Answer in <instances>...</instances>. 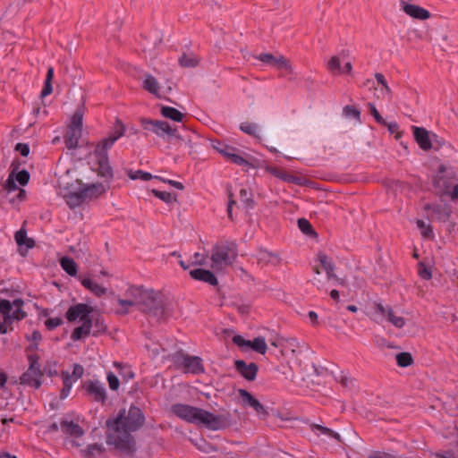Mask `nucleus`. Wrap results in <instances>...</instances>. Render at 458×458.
Wrapping results in <instances>:
<instances>
[{"label": "nucleus", "mask_w": 458, "mask_h": 458, "mask_svg": "<svg viewBox=\"0 0 458 458\" xmlns=\"http://www.w3.org/2000/svg\"><path fill=\"white\" fill-rule=\"evenodd\" d=\"M144 420L141 411L131 406L126 412L123 411L114 420H108L106 426L110 431L107 437V444L115 448L129 451L131 447V431H135L142 426Z\"/></svg>", "instance_id": "obj_1"}, {"label": "nucleus", "mask_w": 458, "mask_h": 458, "mask_svg": "<svg viewBox=\"0 0 458 458\" xmlns=\"http://www.w3.org/2000/svg\"><path fill=\"white\" fill-rule=\"evenodd\" d=\"M105 191L101 183H83L79 179L72 180L67 174L60 179V193L71 208L87 203Z\"/></svg>", "instance_id": "obj_2"}, {"label": "nucleus", "mask_w": 458, "mask_h": 458, "mask_svg": "<svg viewBox=\"0 0 458 458\" xmlns=\"http://www.w3.org/2000/svg\"><path fill=\"white\" fill-rule=\"evenodd\" d=\"M124 134V126L121 121H116L108 137L101 140L89 155L88 160L91 169L106 180L113 177V170L109 165L107 150Z\"/></svg>", "instance_id": "obj_3"}, {"label": "nucleus", "mask_w": 458, "mask_h": 458, "mask_svg": "<svg viewBox=\"0 0 458 458\" xmlns=\"http://www.w3.org/2000/svg\"><path fill=\"white\" fill-rule=\"evenodd\" d=\"M125 298L117 300L118 307L116 312L119 314L128 313L133 308L149 312L156 307L157 298L154 291L140 286H130Z\"/></svg>", "instance_id": "obj_4"}, {"label": "nucleus", "mask_w": 458, "mask_h": 458, "mask_svg": "<svg viewBox=\"0 0 458 458\" xmlns=\"http://www.w3.org/2000/svg\"><path fill=\"white\" fill-rule=\"evenodd\" d=\"M172 411L178 418L187 422L204 425L212 430L220 429L225 424V420L221 416L188 404H174L172 407Z\"/></svg>", "instance_id": "obj_5"}, {"label": "nucleus", "mask_w": 458, "mask_h": 458, "mask_svg": "<svg viewBox=\"0 0 458 458\" xmlns=\"http://www.w3.org/2000/svg\"><path fill=\"white\" fill-rule=\"evenodd\" d=\"M30 174L26 170L10 173L4 186L5 198L13 206L19 205L26 199V191L21 187L28 184Z\"/></svg>", "instance_id": "obj_6"}, {"label": "nucleus", "mask_w": 458, "mask_h": 458, "mask_svg": "<svg viewBox=\"0 0 458 458\" xmlns=\"http://www.w3.org/2000/svg\"><path fill=\"white\" fill-rule=\"evenodd\" d=\"M237 258L236 246L233 242L220 243L214 246L211 253V268L216 272L231 266Z\"/></svg>", "instance_id": "obj_7"}, {"label": "nucleus", "mask_w": 458, "mask_h": 458, "mask_svg": "<svg viewBox=\"0 0 458 458\" xmlns=\"http://www.w3.org/2000/svg\"><path fill=\"white\" fill-rule=\"evenodd\" d=\"M23 301L15 299L13 301L2 300V334L13 329V324L25 316L22 310Z\"/></svg>", "instance_id": "obj_8"}, {"label": "nucleus", "mask_w": 458, "mask_h": 458, "mask_svg": "<svg viewBox=\"0 0 458 458\" xmlns=\"http://www.w3.org/2000/svg\"><path fill=\"white\" fill-rule=\"evenodd\" d=\"M211 146L230 162L244 167L251 166L250 161L245 157L247 155L242 152L239 148L218 140H212Z\"/></svg>", "instance_id": "obj_9"}, {"label": "nucleus", "mask_w": 458, "mask_h": 458, "mask_svg": "<svg viewBox=\"0 0 458 458\" xmlns=\"http://www.w3.org/2000/svg\"><path fill=\"white\" fill-rule=\"evenodd\" d=\"M83 115V109L79 108L71 117V122L64 139L65 144L69 148H74L78 145L79 140L81 136Z\"/></svg>", "instance_id": "obj_10"}, {"label": "nucleus", "mask_w": 458, "mask_h": 458, "mask_svg": "<svg viewBox=\"0 0 458 458\" xmlns=\"http://www.w3.org/2000/svg\"><path fill=\"white\" fill-rule=\"evenodd\" d=\"M372 317L377 323L387 320L396 328H402L405 325V319L403 317L397 315L392 308L385 307L380 303L376 305Z\"/></svg>", "instance_id": "obj_11"}, {"label": "nucleus", "mask_w": 458, "mask_h": 458, "mask_svg": "<svg viewBox=\"0 0 458 458\" xmlns=\"http://www.w3.org/2000/svg\"><path fill=\"white\" fill-rule=\"evenodd\" d=\"M29 360L30 367L21 377V381L22 384L37 389L41 386L42 372L40 370V365L36 356L30 355Z\"/></svg>", "instance_id": "obj_12"}, {"label": "nucleus", "mask_w": 458, "mask_h": 458, "mask_svg": "<svg viewBox=\"0 0 458 458\" xmlns=\"http://www.w3.org/2000/svg\"><path fill=\"white\" fill-rule=\"evenodd\" d=\"M93 309L84 303H78L70 307L66 312V318L69 322L79 321L86 323L88 320H92L90 314Z\"/></svg>", "instance_id": "obj_13"}, {"label": "nucleus", "mask_w": 458, "mask_h": 458, "mask_svg": "<svg viewBox=\"0 0 458 458\" xmlns=\"http://www.w3.org/2000/svg\"><path fill=\"white\" fill-rule=\"evenodd\" d=\"M142 87L157 98H164L172 91L170 85L161 86L157 80L151 74L145 75L142 81Z\"/></svg>", "instance_id": "obj_14"}, {"label": "nucleus", "mask_w": 458, "mask_h": 458, "mask_svg": "<svg viewBox=\"0 0 458 458\" xmlns=\"http://www.w3.org/2000/svg\"><path fill=\"white\" fill-rule=\"evenodd\" d=\"M84 373V369L80 364H74L72 369V373L70 374L68 371L62 372V378L64 383V387L61 391V397L66 398L72 390V385L77 382Z\"/></svg>", "instance_id": "obj_15"}, {"label": "nucleus", "mask_w": 458, "mask_h": 458, "mask_svg": "<svg viewBox=\"0 0 458 458\" xmlns=\"http://www.w3.org/2000/svg\"><path fill=\"white\" fill-rule=\"evenodd\" d=\"M233 343L242 348L243 351H247L249 349H252L253 351L265 354L267 346L265 341V338L259 336L256 337L253 341L245 340L242 335H234L233 338Z\"/></svg>", "instance_id": "obj_16"}, {"label": "nucleus", "mask_w": 458, "mask_h": 458, "mask_svg": "<svg viewBox=\"0 0 458 458\" xmlns=\"http://www.w3.org/2000/svg\"><path fill=\"white\" fill-rule=\"evenodd\" d=\"M257 59L260 62L270 65L271 67L284 70L287 72H293V66L289 60L285 59L281 55H271V54H260L257 56Z\"/></svg>", "instance_id": "obj_17"}, {"label": "nucleus", "mask_w": 458, "mask_h": 458, "mask_svg": "<svg viewBox=\"0 0 458 458\" xmlns=\"http://www.w3.org/2000/svg\"><path fill=\"white\" fill-rule=\"evenodd\" d=\"M348 55L347 52L342 51L339 55L332 56L327 64V70L334 75H339L342 73H351L352 70V63L346 61L344 67H342V60Z\"/></svg>", "instance_id": "obj_18"}, {"label": "nucleus", "mask_w": 458, "mask_h": 458, "mask_svg": "<svg viewBox=\"0 0 458 458\" xmlns=\"http://www.w3.org/2000/svg\"><path fill=\"white\" fill-rule=\"evenodd\" d=\"M141 125L144 130L150 131L158 137L173 135L174 133V130L164 121L142 119Z\"/></svg>", "instance_id": "obj_19"}, {"label": "nucleus", "mask_w": 458, "mask_h": 458, "mask_svg": "<svg viewBox=\"0 0 458 458\" xmlns=\"http://www.w3.org/2000/svg\"><path fill=\"white\" fill-rule=\"evenodd\" d=\"M271 344L280 348L282 354L287 357L294 356L300 346L296 338H277Z\"/></svg>", "instance_id": "obj_20"}, {"label": "nucleus", "mask_w": 458, "mask_h": 458, "mask_svg": "<svg viewBox=\"0 0 458 458\" xmlns=\"http://www.w3.org/2000/svg\"><path fill=\"white\" fill-rule=\"evenodd\" d=\"M413 136L420 146V148L425 151L431 149L432 139L436 138L437 135L430 133L424 128L413 126L412 127Z\"/></svg>", "instance_id": "obj_21"}, {"label": "nucleus", "mask_w": 458, "mask_h": 458, "mask_svg": "<svg viewBox=\"0 0 458 458\" xmlns=\"http://www.w3.org/2000/svg\"><path fill=\"white\" fill-rule=\"evenodd\" d=\"M59 428L63 433L70 436L81 437L83 434V430L78 424L66 420H63L59 426L56 423H53L50 426L51 430H57Z\"/></svg>", "instance_id": "obj_22"}, {"label": "nucleus", "mask_w": 458, "mask_h": 458, "mask_svg": "<svg viewBox=\"0 0 458 458\" xmlns=\"http://www.w3.org/2000/svg\"><path fill=\"white\" fill-rule=\"evenodd\" d=\"M14 238L21 256H25L28 250L35 246L34 240L27 237L26 230L23 228L16 232Z\"/></svg>", "instance_id": "obj_23"}, {"label": "nucleus", "mask_w": 458, "mask_h": 458, "mask_svg": "<svg viewBox=\"0 0 458 458\" xmlns=\"http://www.w3.org/2000/svg\"><path fill=\"white\" fill-rule=\"evenodd\" d=\"M181 365L186 372L198 374L204 370L201 359L196 356H183Z\"/></svg>", "instance_id": "obj_24"}, {"label": "nucleus", "mask_w": 458, "mask_h": 458, "mask_svg": "<svg viewBox=\"0 0 458 458\" xmlns=\"http://www.w3.org/2000/svg\"><path fill=\"white\" fill-rule=\"evenodd\" d=\"M81 284L83 287L89 290L91 293L98 297H101L107 293L108 287L98 283L96 280L90 277L80 278Z\"/></svg>", "instance_id": "obj_25"}, {"label": "nucleus", "mask_w": 458, "mask_h": 458, "mask_svg": "<svg viewBox=\"0 0 458 458\" xmlns=\"http://www.w3.org/2000/svg\"><path fill=\"white\" fill-rule=\"evenodd\" d=\"M239 394L242 398V401L245 403L252 407L259 416H265L267 411L263 405L255 399L248 391L241 389L239 390Z\"/></svg>", "instance_id": "obj_26"}, {"label": "nucleus", "mask_w": 458, "mask_h": 458, "mask_svg": "<svg viewBox=\"0 0 458 458\" xmlns=\"http://www.w3.org/2000/svg\"><path fill=\"white\" fill-rule=\"evenodd\" d=\"M235 367L237 371L248 380H253L256 377L258 367L255 363H245L243 360H236Z\"/></svg>", "instance_id": "obj_27"}, {"label": "nucleus", "mask_w": 458, "mask_h": 458, "mask_svg": "<svg viewBox=\"0 0 458 458\" xmlns=\"http://www.w3.org/2000/svg\"><path fill=\"white\" fill-rule=\"evenodd\" d=\"M190 275L193 279L208 283L210 285H216L218 283L212 272L203 268L191 269Z\"/></svg>", "instance_id": "obj_28"}, {"label": "nucleus", "mask_w": 458, "mask_h": 458, "mask_svg": "<svg viewBox=\"0 0 458 458\" xmlns=\"http://www.w3.org/2000/svg\"><path fill=\"white\" fill-rule=\"evenodd\" d=\"M86 392L92 395L97 401L105 399V387L99 381H89L85 384Z\"/></svg>", "instance_id": "obj_29"}, {"label": "nucleus", "mask_w": 458, "mask_h": 458, "mask_svg": "<svg viewBox=\"0 0 458 458\" xmlns=\"http://www.w3.org/2000/svg\"><path fill=\"white\" fill-rule=\"evenodd\" d=\"M403 10L406 14L414 19L427 20L429 18L428 11L415 4H404Z\"/></svg>", "instance_id": "obj_30"}, {"label": "nucleus", "mask_w": 458, "mask_h": 458, "mask_svg": "<svg viewBox=\"0 0 458 458\" xmlns=\"http://www.w3.org/2000/svg\"><path fill=\"white\" fill-rule=\"evenodd\" d=\"M92 327V320H88L86 323H81V326L75 327L71 335L73 341H79L87 337L90 334Z\"/></svg>", "instance_id": "obj_31"}, {"label": "nucleus", "mask_w": 458, "mask_h": 458, "mask_svg": "<svg viewBox=\"0 0 458 458\" xmlns=\"http://www.w3.org/2000/svg\"><path fill=\"white\" fill-rule=\"evenodd\" d=\"M318 261L320 264V268L325 271L327 280H330L333 277L334 266L331 259L322 252L318 254Z\"/></svg>", "instance_id": "obj_32"}, {"label": "nucleus", "mask_w": 458, "mask_h": 458, "mask_svg": "<svg viewBox=\"0 0 458 458\" xmlns=\"http://www.w3.org/2000/svg\"><path fill=\"white\" fill-rule=\"evenodd\" d=\"M265 170L284 182L299 183V179L297 177L287 174L285 171L278 167L266 166Z\"/></svg>", "instance_id": "obj_33"}, {"label": "nucleus", "mask_w": 458, "mask_h": 458, "mask_svg": "<svg viewBox=\"0 0 458 458\" xmlns=\"http://www.w3.org/2000/svg\"><path fill=\"white\" fill-rule=\"evenodd\" d=\"M161 114L165 118H168L174 122L178 123L182 122L183 118V114L182 112H180L174 107L166 106H163L161 107Z\"/></svg>", "instance_id": "obj_34"}, {"label": "nucleus", "mask_w": 458, "mask_h": 458, "mask_svg": "<svg viewBox=\"0 0 458 458\" xmlns=\"http://www.w3.org/2000/svg\"><path fill=\"white\" fill-rule=\"evenodd\" d=\"M179 263L183 269H188L190 266H206L208 259L204 254L196 252L191 257L190 264H186L183 260H180Z\"/></svg>", "instance_id": "obj_35"}, {"label": "nucleus", "mask_w": 458, "mask_h": 458, "mask_svg": "<svg viewBox=\"0 0 458 458\" xmlns=\"http://www.w3.org/2000/svg\"><path fill=\"white\" fill-rule=\"evenodd\" d=\"M61 267L71 276H76L78 267L76 262L69 257H64L60 259Z\"/></svg>", "instance_id": "obj_36"}, {"label": "nucleus", "mask_w": 458, "mask_h": 458, "mask_svg": "<svg viewBox=\"0 0 458 458\" xmlns=\"http://www.w3.org/2000/svg\"><path fill=\"white\" fill-rule=\"evenodd\" d=\"M240 130L250 136L255 138H260V130L258 124L244 122L240 124Z\"/></svg>", "instance_id": "obj_37"}, {"label": "nucleus", "mask_w": 458, "mask_h": 458, "mask_svg": "<svg viewBox=\"0 0 458 458\" xmlns=\"http://www.w3.org/2000/svg\"><path fill=\"white\" fill-rule=\"evenodd\" d=\"M179 63L183 67H194L199 64V58L193 54H184Z\"/></svg>", "instance_id": "obj_38"}, {"label": "nucleus", "mask_w": 458, "mask_h": 458, "mask_svg": "<svg viewBox=\"0 0 458 458\" xmlns=\"http://www.w3.org/2000/svg\"><path fill=\"white\" fill-rule=\"evenodd\" d=\"M152 193L158 198L159 199L163 200L164 202L167 204H171L176 201V195L167 192V191H162L157 190H152Z\"/></svg>", "instance_id": "obj_39"}, {"label": "nucleus", "mask_w": 458, "mask_h": 458, "mask_svg": "<svg viewBox=\"0 0 458 458\" xmlns=\"http://www.w3.org/2000/svg\"><path fill=\"white\" fill-rule=\"evenodd\" d=\"M53 78H54V69L52 67H49L47 70V73L45 87L41 92V95L43 97H46L52 93L53 88H52L51 81H52Z\"/></svg>", "instance_id": "obj_40"}, {"label": "nucleus", "mask_w": 458, "mask_h": 458, "mask_svg": "<svg viewBox=\"0 0 458 458\" xmlns=\"http://www.w3.org/2000/svg\"><path fill=\"white\" fill-rule=\"evenodd\" d=\"M128 176L131 180H141V181H148V180L154 178V176L151 174H149L148 172L141 171V170L130 171L128 173Z\"/></svg>", "instance_id": "obj_41"}, {"label": "nucleus", "mask_w": 458, "mask_h": 458, "mask_svg": "<svg viewBox=\"0 0 458 458\" xmlns=\"http://www.w3.org/2000/svg\"><path fill=\"white\" fill-rule=\"evenodd\" d=\"M312 430L318 435H325L327 437H334L335 439H339L340 437V436L337 433L320 425H313Z\"/></svg>", "instance_id": "obj_42"}, {"label": "nucleus", "mask_w": 458, "mask_h": 458, "mask_svg": "<svg viewBox=\"0 0 458 458\" xmlns=\"http://www.w3.org/2000/svg\"><path fill=\"white\" fill-rule=\"evenodd\" d=\"M375 78H376L377 83L381 86L380 91H381L382 95L384 97L386 96L387 98H390L391 90L386 83V81L384 75L381 73H376Z\"/></svg>", "instance_id": "obj_43"}, {"label": "nucleus", "mask_w": 458, "mask_h": 458, "mask_svg": "<svg viewBox=\"0 0 458 458\" xmlns=\"http://www.w3.org/2000/svg\"><path fill=\"white\" fill-rule=\"evenodd\" d=\"M104 448L101 445L94 444L90 445L85 450V457L86 458H95V456L99 455L103 453Z\"/></svg>", "instance_id": "obj_44"}, {"label": "nucleus", "mask_w": 458, "mask_h": 458, "mask_svg": "<svg viewBox=\"0 0 458 458\" xmlns=\"http://www.w3.org/2000/svg\"><path fill=\"white\" fill-rule=\"evenodd\" d=\"M398 366L405 368L412 363V357L409 352L398 353L395 357Z\"/></svg>", "instance_id": "obj_45"}, {"label": "nucleus", "mask_w": 458, "mask_h": 458, "mask_svg": "<svg viewBox=\"0 0 458 458\" xmlns=\"http://www.w3.org/2000/svg\"><path fill=\"white\" fill-rule=\"evenodd\" d=\"M418 273L419 276L425 280H429L432 277L431 268L422 262L419 263Z\"/></svg>", "instance_id": "obj_46"}, {"label": "nucleus", "mask_w": 458, "mask_h": 458, "mask_svg": "<svg viewBox=\"0 0 458 458\" xmlns=\"http://www.w3.org/2000/svg\"><path fill=\"white\" fill-rule=\"evenodd\" d=\"M416 224L422 236L430 237L432 235V230L428 223L423 220H417Z\"/></svg>", "instance_id": "obj_47"}, {"label": "nucleus", "mask_w": 458, "mask_h": 458, "mask_svg": "<svg viewBox=\"0 0 458 458\" xmlns=\"http://www.w3.org/2000/svg\"><path fill=\"white\" fill-rule=\"evenodd\" d=\"M240 199L245 206H247V207L250 206V204L252 202L251 192L248 189H245V188L241 189Z\"/></svg>", "instance_id": "obj_48"}, {"label": "nucleus", "mask_w": 458, "mask_h": 458, "mask_svg": "<svg viewBox=\"0 0 458 458\" xmlns=\"http://www.w3.org/2000/svg\"><path fill=\"white\" fill-rule=\"evenodd\" d=\"M387 129H388V131L391 133V134H394L395 139H400L402 137V131H400L399 129V125L397 123L395 122H391V123H386V124H385Z\"/></svg>", "instance_id": "obj_49"}, {"label": "nucleus", "mask_w": 458, "mask_h": 458, "mask_svg": "<svg viewBox=\"0 0 458 458\" xmlns=\"http://www.w3.org/2000/svg\"><path fill=\"white\" fill-rule=\"evenodd\" d=\"M63 323V320L59 317L50 318L45 321V325L49 330H53L59 327Z\"/></svg>", "instance_id": "obj_50"}, {"label": "nucleus", "mask_w": 458, "mask_h": 458, "mask_svg": "<svg viewBox=\"0 0 458 458\" xmlns=\"http://www.w3.org/2000/svg\"><path fill=\"white\" fill-rule=\"evenodd\" d=\"M435 186L439 190L440 192L445 193L449 189V184L445 180H443L441 176H437L435 180Z\"/></svg>", "instance_id": "obj_51"}, {"label": "nucleus", "mask_w": 458, "mask_h": 458, "mask_svg": "<svg viewBox=\"0 0 458 458\" xmlns=\"http://www.w3.org/2000/svg\"><path fill=\"white\" fill-rule=\"evenodd\" d=\"M298 225H299L300 230L306 234H309L313 232L311 225L310 224V222L308 220H306L304 218H301L298 220Z\"/></svg>", "instance_id": "obj_52"}, {"label": "nucleus", "mask_w": 458, "mask_h": 458, "mask_svg": "<svg viewBox=\"0 0 458 458\" xmlns=\"http://www.w3.org/2000/svg\"><path fill=\"white\" fill-rule=\"evenodd\" d=\"M370 114L374 116L376 121L380 124H386L385 119L380 115L376 106L373 104H369Z\"/></svg>", "instance_id": "obj_53"}, {"label": "nucleus", "mask_w": 458, "mask_h": 458, "mask_svg": "<svg viewBox=\"0 0 458 458\" xmlns=\"http://www.w3.org/2000/svg\"><path fill=\"white\" fill-rule=\"evenodd\" d=\"M107 381H108V384H109V387L112 390L118 389V387H119V379L117 378V377L114 374L108 373L107 374Z\"/></svg>", "instance_id": "obj_54"}, {"label": "nucleus", "mask_w": 458, "mask_h": 458, "mask_svg": "<svg viewBox=\"0 0 458 458\" xmlns=\"http://www.w3.org/2000/svg\"><path fill=\"white\" fill-rule=\"evenodd\" d=\"M15 149L23 157H27L30 153V147L27 144L18 143Z\"/></svg>", "instance_id": "obj_55"}, {"label": "nucleus", "mask_w": 458, "mask_h": 458, "mask_svg": "<svg viewBox=\"0 0 458 458\" xmlns=\"http://www.w3.org/2000/svg\"><path fill=\"white\" fill-rule=\"evenodd\" d=\"M344 112L349 116H352V117L357 118V119L360 117V112L356 108H354V107L346 106L344 108Z\"/></svg>", "instance_id": "obj_56"}, {"label": "nucleus", "mask_w": 458, "mask_h": 458, "mask_svg": "<svg viewBox=\"0 0 458 458\" xmlns=\"http://www.w3.org/2000/svg\"><path fill=\"white\" fill-rule=\"evenodd\" d=\"M315 272L317 274V276L314 277V284L317 285V287L318 289H321V288H325V285L324 284L322 283L321 279L318 277V276L320 275V268L318 267H316L315 268Z\"/></svg>", "instance_id": "obj_57"}, {"label": "nucleus", "mask_w": 458, "mask_h": 458, "mask_svg": "<svg viewBox=\"0 0 458 458\" xmlns=\"http://www.w3.org/2000/svg\"><path fill=\"white\" fill-rule=\"evenodd\" d=\"M308 318H309L310 325H312V326H317L318 325V314L315 311H312V310L310 311L308 313Z\"/></svg>", "instance_id": "obj_58"}, {"label": "nucleus", "mask_w": 458, "mask_h": 458, "mask_svg": "<svg viewBox=\"0 0 458 458\" xmlns=\"http://www.w3.org/2000/svg\"><path fill=\"white\" fill-rule=\"evenodd\" d=\"M328 281L332 282L333 285H345L344 280L338 278L334 273L333 277Z\"/></svg>", "instance_id": "obj_59"}, {"label": "nucleus", "mask_w": 458, "mask_h": 458, "mask_svg": "<svg viewBox=\"0 0 458 458\" xmlns=\"http://www.w3.org/2000/svg\"><path fill=\"white\" fill-rule=\"evenodd\" d=\"M167 184L178 189V190H183L184 189V186L182 182H177V181H174V180H167Z\"/></svg>", "instance_id": "obj_60"}, {"label": "nucleus", "mask_w": 458, "mask_h": 458, "mask_svg": "<svg viewBox=\"0 0 458 458\" xmlns=\"http://www.w3.org/2000/svg\"><path fill=\"white\" fill-rule=\"evenodd\" d=\"M388 455L386 454H383L380 452H373L369 455V458H387Z\"/></svg>", "instance_id": "obj_61"}, {"label": "nucleus", "mask_w": 458, "mask_h": 458, "mask_svg": "<svg viewBox=\"0 0 458 458\" xmlns=\"http://www.w3.org/2000/svg\"><path fill=\"white\" fill-rule=\"evenodd\" d=\"M31 339L36 342V344L41 339V335L38 331H34L31 335Z\"/></svg>", "instance_id": "obj_62"}, {"label": "nucleus", "mask_w": 458, "mask_h": 458, "mask_svg": "<svg viewBox=\"0 0 458 458\" xmlns=\"http://www.w3.org/2000/svg\"><path fill=\"white\" fill-rule=\"evenodd\" d=\"M452 199H458V184L455 185L451 192Z\"/></svg>", "instance_id": "obj_63"}, {"label": "nucleus", "mask_w": 458, "mask_h": 458, "mask_svg": "<svg viewBox=\"0 0 458 458\" xmlns=\"http://www.w3.org/2000/svg\"><path fill=\"white\" fill-rule=\"evenodd\" d=\"M330 297L333 299V300H335L337 301L339 299V293L338 291L336 290H332L330 292Z\"/></svg>", "instance_id": "obj_64"}]
</instances>
